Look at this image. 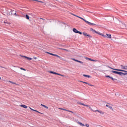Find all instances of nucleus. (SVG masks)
<instances>
[{"instance_id": "nucleus-1", "label": "nucleus", "mask_w": 127, "mask_h": 127, "mask_svg": "<svg viewBox=\"0 0 127 127\" xmlns=\"http://www.w3.org/2000/svg\"><path fill=\"white\" fill-rule=\"evenodd\" d=\"M76 17H78V18H80V19H82V20H83V21L86 22V23H87L89 25H96V24L90 22L85 20V19H84V18H82V17H80L79 16H76Z\"/></svg>"}, {"instance_id": "nucleus-2", "label": "nucleus", "mask_w": 127, "mask_h": 127, "mask_svg": "<svg viewBox=\"0 0 127 127\" xmlns=\"http://www.w3.org/2000/svg\"><path fill=\"white\" fill-rule=\"evenodd\" d=\"M108 68H110V69H112V70H115V71H119V72H127V71L123 70V69H117V68H114L113 67H110V66H108Z\"/></svg>"}, {"instance_id": "nucleus-3", "label": "nucleus", "mask_w": 127, "mask_h": 127, "mask_svg": "<svg viewBox=\"0 0 127 127\" xmlns=\"http://www.w3.org/2000/svg\"><path fill=\"white\" fill-rule=\"evenodd\" d=\"M82 34H83V35L84 36L88 37H89V38H92V36L87 34V33H86V32H83Z\"/></svg>"}, {"instance_id": "nucleus-4", "label": "nucleus", "mask_w": 127, "mask_h": 127, "mask_svg": "<svg viewBox=\"0 0 127 127\" xmlns=\"http://www.w3.org/2000/svg\"><path fill=\"white\" fill-rule=\"evenodd\" d=\"M112 73H114V74H117L118 75H120L121 76V72L115 71V70H112Z\"/></svg>"}, {"instance_id": "nucleus-5", "label": "nucleus", "mask_w": 127, "mask_h": 127, "mask_svg": "<svg viewBox=\"0 0 127 127\" xmlns=\"http://www.w3.org/2000/svg\"><path fill=\"white\" fill-rule=\"evenodd\" d=\"M93 112H98V113H100V114H101V115H104V112L103 111H99V110H95V111H93Z\"/></svg>"}, {"instance_id": "nucleus-6", "label": "nucleus", "mask_w": 127, "mask_h": 127, "mask_svg": "<svg viewBox=\"0 0 127 127\" xmlns=\"http://www.w3.org/2000/svg\"><path fill=\"white\" fill-rule=\"evenodd\" d=\"M22 57H24V58H26L27 60H28V61H30V60H32V58H28L26 56H21Z\"/></svg>"}, {"instance_id": "nucleus-7", "label": "nucleus", "mask_w": 127, "mask_h": 127, "mask_svg": "<svg viewBox=\"0 0 127 127\" xmlns=\"http://www.w3.org/2000/svg\"><path fill=\"white\" fill-rule=\"evenodd\" d=\"M97 34H99V35H101V36H103V37H104V38H107V36L103 34L102 33H101L98 32Z\"/></svg>"}, {"instance_id": "nucleus-8", "label": "nucleus", "mask_w": 127, "mask_h": 127, "mask_svg": "<svg viewBox=\"0 0 127 127\" xmlns=\"http://www.w3.org/2000/svg\"><path fill=\"white\" fill-rule=\"evenodd\" d=\"M49 73H50L51 74H54L55 75H57L58 74V73L55 72V71H50Z\"/></svg>"}, {"instance_id": "nucleus-9", "label": "nucleus", "mask_w": 127, "mask_h": 127, "mask_svg": "<svg viewBox=\"0 0 127 127\" xmlns=\"http://www.w3.org/2000/svg\"><path fill=\"white\" fill-rule=\"evenodd\" d=\"M121 68H122V69H124V70H127V66H124V65H121Z\"/></svg>"}, {"instance_id": "nucleus-10", "label": "nucleus", "mask_w": 127, "mask_h": 127, "mask_svg": "<svg viewBox=\"0 0 127 127\" xmlns=\"http://www.w3.org/2000/svg\"><path fill=\"white\" fill-rule=\"evenodd\" d=\"M106 38H112V35L106 34Z\"/></svg>"}, {"instance_id": "nucleus-11", "label": "nucleus", "mask_w": 127, "mask_h": 127, "mask_svg": "<svg viewBox=\"0 0 127 127\" xmlns=\"http://www.w3.org/2000/svg\"><path fill=\"white\" fill-rule=\"evenodd\" d=\"M84 84H86L87 85H88L89 86H91L92 87H95V86L94 85H92V84H90V83H88V82H85V81H84V82H83Z\"/></svg>"}, {"instance_id": "nucleus-12", "label": "nucleus", "mask_w": 127, "mask_h": 127, "mask_svg": "<svg viewBox=\"0 0 127 127\" xmlns=\"http://www.w3.org/2000/svg\"><path fill=\"white\" fill-rule=\"evenodd\" d=\"M20 107H22V108H24V109H27V106L25 105H20Z\"/></svg>"}, {"instance_id": "nucleus-13", "label": "nucleus", "mask_w": 127, "mask_h": 127, "mask_svg": "<svg viewBox=\"0 0 127 127\" xmlns=\"http://www.w3.org/2000/svg\"><path fill=\"white\" fill-rule=\"evenodd\" d=\"M72 31H73V32H74V33H78V31L76 28H73L72 29Z\"/></svg>"}, {"instance_id": "nucleus-14", "label": "nucleus", "mask_w": 127, "mask_h": 127, "mask_svg": "<svg viewBox=\"0 0 127 127\" xmlns=\"http://www.w3.org/2000/svg\"><path fill=\"white\" fill-rule=\"evenodd\" d=\"M90 31H93V32H94L95 33H96L97 34L98 33L97 31H96V30H94V29H93L92 28H90Z\"/></svg>"}, {"instance_id": "nucleus-15", "label": "nucleus", "mask_w": 127, "mask_h": 127, "mask_svg": "<svg viewBox=\"0 0 127 127\" xmlns=\"http://www.w3.org/2000/svg\"><path fill=\"white\" fill-rule=\"evenodd\" d=\"M13 15H15V16H17V14H16V11L13 10Z\"/></svg>"}, {"instance_id": "nucleus-16", "label": "nucleus", "mask_w": 127, "mask_h": 127, "mask_svg": "<svg viewBox=\"0 0 127 127\" xmlns=\"http://www.w3.org/2000/svg\"><path fill=\"white\" fill-rule=\"evenodd\" d=\"M87 59H88V60H89V61H92L93 62H97V61H96L95 60H93L92 59H90L89 58H88Z\"/></svg>"}, {"instance_id": "nucleus-17", "label": "nucleus", "mask_w": 127, "mask_h": 127, "mask_svg": "<svg viewBox=\"0 0 127 127\" xmlns=\"http://www.w3.org/2000/svg\"><path fill=\"white\" fill-rule=\"evenodd\" d=\"M106 107H108V108H109V109H110V110H112V111H113V107L112 106L108 105H106Z\"/></svg>"}, {"instance_id": "nucleus-18", "label": "nucleus", "mask_w": 127, "mask_h": 127, "mask_svg": "<svg viewBox=\"0 0 127 127\" xmlns=\"http://www.w3.org/2000/svg\"><path fill=\"white\" fill-rule=\"evenodd\" d=\"M83 77H85V78H91L90 75L86 74H83Z\"/></svg>"}, {"instance_id": "nucleus-19", "label": "nucleus", "mask_w": 127, "mask_h": 127, "mask_svg": "<svg viewBox=\"0 0 127 127\" xmlns=\"http://www.w3.org/2000/svg\"><path fill=\"white\" fill-rule=\"evenodd\" d=\"M58 49H60L61 50H64V51H66L67 52H68V50H67L66 49L59 48H58Z\"/></svg>"}, {"instance_id": "nucleus-20", "label": "nucleus", "mask_w": 127, "mask_h": 127, "mask_svg": "<svg viewBox=\"0 0 127 127\" xmlns=\"http://www.w3.org/2000/svg\"><path fill=\"white\" fill-rule=\"evenodd\" d=\"M123 75H127V73H124V72H121V73H120V76H123Z\"/></svg>"}, {"instance_id": "nucleus-21", "label": "nucleus", "mask_w": 127, "mask_h": 127, "mask_svg": "<svg viewBox=\"0 0 127 127\" xmlns=\"http://www.w3.org/2000/svg\"><path fill=\"white\" fill-rule=\"evenodd\" d=\"M54 56H55L56 57H58V58H60V59H61H61H62V58H61V57H60L56 54H55V55Z\"/></svg>"}, {"instance_id": "nucleus-22", "label": "nucleus", "mask_w": 127, "mask_h": 127, "mask_svg": "<svg viewBox=\"0 0 127 127\" xmlns=\"http://www.w3.org/2000/svg\"><path fill=\"white\" fill-rule=\"evenodd\" d=\"M41 106H42V107H43L44 108H45L46 109H48V107H47V106H46V105H43V104H41Z\"/></svg>"}, {"instance_id": "nucleus-23", "label": "nucleus", "mask_w": 127, "mask_h": 127, "mask_svg": "<svg viewBox=\"0 0 127 127\" xmlns=\"http://www.w3.org/2000/svg\"><path fill=\"white\" fill-rule=\"evenodd\" d=\"M46 53H47L48 54H49L50 55H52V56H54V55H55L54 54H52V53H49L48 52H46Z\"/></svg>"}, {"instance_id": "nucleus-24", "label": "nucleus", "mask_w": 127, "mask_h": 127, "mask_svg": "<svg viewBox=\"0 0 127 127\" xmlns=\"http://www.w3.org/2000/svg\"><path fill=\"white\" fill-rule=\"evenodd\" d=\"M12 10H11L9 12V15H12V14H13V11H12Z\"/></svg>"}, {"instance_id": "nucleus-25", "label": "nucleus", "mask_w": 127, "mask_h": 127, "mask_svg": "<svg viewBox=\"0 0 127 127\" xmlns=\"http://www.w3.org/2000/svg\"><path fill=\"white\" fill-rule=\"evenodd\" d=\"M84 106H85V107H89V109H90V110H91V111H92V112H93V111H94V110H93V109H92V108H91V107H90V105H87L85 104V105Z\"/></svg>"}, {"instance_id": "nucleus-26", "label": "nucleus", "mask_w": 127, "mask_h": 127, "mask_svg": "<svg viewBox=\"0 0 127 127\" xmlns=\"http://www.w3.org/2000/svg\"><path fill=\"white\" fill-rule=\"evenodd\" d=\"M78 124L80 125V126H81V127H85V125H84L82 123L79 122Z\"/></svg>"}, {"instance_id": "nucleus-27", "label": "nucleus", "mask_w": 127, "mask_h": 127, "mask_svg": "<svg viewBox=\"0 0 127 127\" xmlns=\"http://www.w3.org/2000/svg\"><path fill=\"white\" fill-rule=\"evenodd\" d=\"M25 18H26V19H29V16L27 14H26L25 15Z\"/></svg>"}, {"instance_id": "nucleus-28", "label": "nucleus", "mask_w": 127, "mask_h": 127, "mask_svg": "<svg viewBox=\"0 0 127 127\" xmlns=\"http://www.w3.org/2000/svg\"><path fill=\"white\" fill-rule=\"evenodd\" d=\"M110 79H112V81H117V79L113 78L112 77H110Z\"/></svg>"}, {"instance_id": "nucleus-29", "label": "nucleus", "mask_w": 127, "mask_h": 127, "mask_svg": "<svg viewBox=\"0 0 127 127\" xmlns=\"http://www.w3.org/2000/svg\"><path fill=\"white\" fill-rule=\"evenodd\" d=\"M60 110H62V111H65L66 112H68V110L65 109H64V108H60Z\"/></svg>"}, {"instance_id": "nucleus-30", "label": "nucleus", "mask_w": 127, "mask_h": 127, "mask_svg": "<svg viewBox=\"0 0 127 127\" xmlns=\"http://www.w3.org/2000/svg\"><path fill=\"white\" fill-rule=\"evenodd\" d=\"M78 63H80V64H82V65H84V63L83 62L78 61Z\"/></svg>"}, {"instance_id": "nucleus-31", "label": "nucleus", "mask_w": 127, "mask_h": 127, "mask_svg": "<svg viewBox=\"0 0 127 127\" xmlns=\"http://www.w3.org/2000/svg\"><path fill=\"white\" fill-rule=\"evenodd\" d=\"M36 1H38V2H41V3H43L44 2L38 0H36Z\"/></svg>"}, {"instance_id": "nucleus-32", "label": "nucleus", "mask_w": 127, "mask_h": 127, "mask_svg": "<svg viewBox=\"0 0 127 127\" xmlns=\"http://www.w3.org/2000/svg\"><path fill=\"white\" fill-rule=\"evenodd\" d=\"M20 69H21V70H23V71H26V69H25V68H22V67H21V68H20Z\"/></svg>"}, {"instance_id": "nucleus-33", "label": "nucleus", "mask_w": 127, "mask_h": 127, "mask_svg": "<svg viewBox=\"0 0 127 127\" xmlns=\"http://www.w3.org/2000/svg\"><path fill=\"white\" fill-rule=\"evenodd\" d=\"M105 77H106V78H111V76H110V75H106Z\"/></svg>"}, {"instance_id": "nucleus-34", "label": "nucleus", "mask_w": 127, "mask_h": 127, "mask_svg": "<svg viewBox=\"0 0 127 127\" xmlns=\"http://www.w3.org/2000/svg\"><path fill=\"white\" fill-rule=\"evenodd\" d=\"M79 105H81L82 106H85V104H84V103H79Z\"/></svg>"}, {"instance_id": "nucleus-35", "label": "nucleus", "mask_w": 127, "mask_h": 127, "mask_svg": "<svg viewBox=\"0 0 127 127\" xmlns=\"http://www.w3.org/2000/svg\"><path fill=\"white\" fill-rule=\"evenodd\" d=\"M77 33H78V34H80V35H82V32H80V31H78L77 32Z\"/></svg>"}, {"instance_id": "nucleus-36", "label": "nucleus", "mask_w": 127, "mask_h": 127, "mask_svg": "<svg viewBox=\"0 0 127 127\" xmlns=\"http://www.w3.org/2000/svg\"><path fill=\"white\" fill-rule=\"evenodd\" d=\"M57 75H59V76H62V77H64V75H63L60 73H58V74H57Z\"/></svg>"}, {"instance_id": "nucleus-37", "label": "nucleus", "mask_w": 127, "mask_h": 127, "mask_svg": "<svg viewBox=\"0 0 127 127\" xmlns=\"http://www.w3.org/2000/svg\"><path fill=\"white\" fill-rule=\"evenodd\" d=\"M85 126L87 127H90V125H89V124H86Z\"/></svg>"}, {"instance_id": "nucleus-38", "label": "nucleus", "mask_w": 127, "mask_h": 127, "mask_svg": "<svg viewBox=\"0 0 127 127\" xmlns=\"http://www.w3.org/2000/svg\"><path fill=\"white\" fill-rule=\"evenodd\" d=\"M67 112H69L70 113H71L72 114H74V112H73V111H71L70 110H68Z\"/></svg>"}, {"instance_id": "nucleus-39", "label": "nucleus", "mask_w": 127, "mask_h": 127, "mask_svg": "<svg viewBox=\"0 0 127 127\" xmlns=\"http://www.w3.org/2000/svg\"><path fill=\"white\" fill-rule=\"evenodd\" d=\"M31 111H33V112H37V110L34 109H31Z\"/></svg>"}, {"instance_id": "nucleus-40", "label": "nucleus", "mask_w": 127, "mask_h": 127, "mask_svg": "<svg viewBox=\"0 0 127 127\" xmlns=\"http://www.w3.org/2000/svg\"><path fill=\"white\" fill-rule=\"evenodd\" d=\"M37 113H38L39 114H42V113H40V112H39V111H36Z\"/></svg>"}, {"instance_id": "nucleus-41", "label": "nucleus", "mask_w": 127, "mask_h": 127, "mask_svg": "<svg viewBox=\"0 0 127 127\" xmlns=\"http://www.w3.org/2000/svg\"><path fill=\"white\" fill-rule=\"evenodd\" d=\"M71 14H72V15H74V16H77V15H75V14H74L73 13H71Z\"/></svg>"}, {"instance_id": "nucleus-42", "label": "nucleus", "mask_w": 127, "mask_h": 127, "mask_svg": "<svg viewBox=\"0 0 127 127\" xmlns=\"http://www.w3.org/2000/svg\"><path fill=\"white\" fill-rule=\"evenodd\" d=\"M75 62H79V60H75Z\"/></svg>"}, {"instance_id": "nucleus-43", "label": "nucleus", "mask_w": 127, "mask_h": 127, "mask_svg": "<svg viewBox=\"0 0 127 127\" xmlns=\"http://www.w3.org/2000/svg\"><path fill=\"white\" fill-rule=\"evenodd\" d=\"M71 60H73V61H75V60H76V59H71Z\"/></svg>"}, {"instance_id": "nucleus-44", "label": "nucleus", "mask_w": 127, "mask_h": 127, "mask_svg": "<svg viewBox=\"0 0 127 127\" xmlns=\"http://www.w3.org/2000/svg\"><path fill=\"white\" fill-rule=\"evenodd\" d=\"M34 59L36 60V59H37V58H36V57H34Z\"/></svg>"}, {"instance_id": "nucleus-45", "label": "nucleus", "mask_w": 127, "mask_h": 127, "mask_svg": "<svg viewBox=\"0 0 127 127\" xmlns=\"http://www.w3.org/2000/svg\"><path fill=\"white\" fill-rule=\"evenodd\" d=\"M40 19H42L43 20H45V19L42 18H40Z\"/></svg>"}, {"instance_id": "nucleus-46", "label": "nucleus", "mask_w": 127, "mask_h": 127, "mask_svg": "<svg viewBox=\"0 0 127 127\" xmlns=\"http://www.w3.org/2000/svg\"><path fill=\"white\" fill-rule=\"evenodd\" d=\"M0 67L1 68H4V67H2V66H1V65H0Z\"/></svg>"}, {"instance_id": "nucleus-47", "label": "nucleus", "mask_w": 127, "mask_h": 127, "mask_svg": "<svg viewBox=\"0 0 127 127\" xmlns=\"http://www.w3.org/2000/svg\"><path fill=\"white\" fill-rule=\"evenodd\" d=\"M9 82H10V83H12V84H14V83L11 82V81H9Z\"/></svg>"}, {"instance_id": "nucleus-48", "label": "nucleus", "mask_w": 127, "mask_h": 127, "mask_svg": "<svg viewBox=\"0 0 127 127\" xmlns=\"http://www.w3.org/2000/svg\"><path fill=\"white\" fill-rule=\"evenodd\" d=\"M80 82H81V83H84V81H80Z\"/></svg>"}, {"instance_id": "nucleus-49", "label": "nucleus", "mask_w": 127, "mask_h": 127, "mask_svg": "<svg viewBox=\"0 0 127 127\" xmlns=\"http://www.w3.org/2000/svg\"><path fill=\"white\" fill-rule=\"evenodd\" d=\"M29 108L30 109V110H32L33 109L31 108V107H29Z\"/></svg>"}, {"instance_id": "nucleus-50", "label": "nucleus", "mask_w": 127, "mask_h": 127, "mask_svg": "<svg viewBox=\"0 0 127 127\" xmlns=\"http://www.w3.org/2000/svg\"><path fill=\"white\" fill-rule=\"evenodd\" d=\"M0 80H1V77H0Z\"/></svg>"}, {"instance_id": "nucleus-51", "label": "nucleus", "mask_w": 127, "mask_h": 127, "mask_svg": "<svg viewBox=\"0 0 127 127\" xmlns=\"http://www.w3.org/2000/svg\"><path fill=\"white\" fill-rule=\"evenodd\" d=\"M108 105H110V103H107Z\"/></svg>"}]
</instances>
